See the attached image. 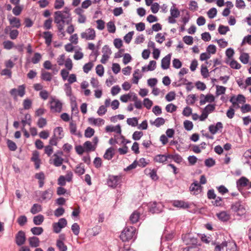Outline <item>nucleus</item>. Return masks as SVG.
<instances>
[{
    "instance_id": "1",
    "label": "nucleus",
    "mask_w": 251,
    "mask_h": 251,
    "mask_svg": "<svg viewBox=\"0 0 251 251\" xmlns=\"http://www.w3.org/2000/svg\"><path fill=\"white\" fill-rule=\"evenodd\" d=\"M72 19L68 8L65 7L64 10L57 11L54 13V22L56 24L59 35L65 36L64 25L71 23Z\"/></svg>"
},
{
    "instance_id": "2",
    "label": "nucleus",
    "mask_w": 251,
    "mask_h": 251,
    "mask_svg": "<svg viewBox=\"0 0 251 251\" xmlns=\"http://www.w3.org/2000/svg\"><path fill=\"white\" fill-rule=\"evenodd\" d=\"M136 229L134 227H126L120 235V238L123 242L128 241L135 238Z\"/></svg>"
},
{
    "instance_id": "3",
    "label": "nucleus",
    "mask_w": 251,
    "mask_h": 251,
    "mask_svg": "<svg viewBox=\"0 0 251 251\" xmlns=\"http://www.w3.org/2000/svg\"><path fill=\"white\" fill-rule=\"evenodd\" d=\"M229 101L232 103L233 107L238 108L240 107V104H244L246 102V99L243 95L240 94L236 97L235 96L231 97Z\"/></svg>"
},
{
    "instance_id": "4",
    "label": "nucleus",
    "mask_w": 251,
    "mask_h": 251,
    "mask_svg": "<svg viewBox=\"0 0 251 251\" xmlns=\"http://www.w3.org/2000/svg\"><path fill=\"white\" fill-rule=\"evenodd\" d=\"M231 209L233 211L237 213L239 215H243L246 212L244 205L239 201L233 203L231 205Z\"/></svg>"
},
{
    "instance_id": "5",
    "label": "nucleus",
    "mask_w": 251,
    "mask_h": 251,
    "mask_svg": "<svg viewBox=\"0 0 251 251\" xmlns=\"http://www.w3.org/2000/svg\"><path fill=\"white\" fill-rule=\"evenodd\" d=\"M10 95L16 98L18 96L23 97L25 94V86L24 84L19 85L17 89L13 88L10 91Z\"/></svg>"
},
{
    "instance_id": "6",
    "label": "nucleus",
    "mask_w": 251,
    "mask_h": 251,
    "mask_svg": "<svg viewBox=\"0 0 251 251\" xmlns=\"http://www.w3.org/2000/svg\"><path fill=\"white\" fill-rule=\"evenodd\" d=\"M122 176H109L107 179V185L112 188H115L121 182Z\"/></svg>"
},
{
    "instance_id": "7",
    "label": "nucleus",
    "mask_w": 251,
    "mask_h": 251,
    "mask_svg": "<svg viewBox=\"0 0 251 251\" xmlns=\"http://www.w3.org/2000/svg\"><path fill=\"white\" fill-rule=\"evenodd\" d=\"M67 224V222L66 219L61 218L59 220L57 223H53L52 225L53 231L55 233H59L62 228L65 227Z\"/></svg>"
},
{
    "instance_id": "8",
    "label": "nucleus",
    "mask_w": 251,
    "mask_h": 251,
    "mask_svg": "<svg viewBox=\"0 0 251 251\" xmlns=\"http://www.w3.org/2000/svg\"><path fill=\"white\" fill-rule=\"evenodd\" d=\"M81 37L86 40H93L96 37V32L94 29L89 28L87 29L84 32L81 33Z\"/></svg>"
},
{
    "instance_id": "9",
    "label": "nucleus",
    "mask_w": 251,
    "mask_h": 251,
    "mask_svg": "<svg viewBox=\"0 0 251 251\" xmlns=\"http://www.w3.org/2000/svg\"><path fill=\"white\" fill-rule=\"evenodd\" d=\"M50 109L54 112H60L62 109V103L58 100L52 98L50 101Z\"/></svg>"
},
{
    "instance_id": "10",
    "label": "nucleus",
    "mask_w": 251,
    "mask_h": 251,
    "mask_svg": "<svg viewBox=\"0 0 251 251\" xmlns=\"http://www.w3.org/2000/svg\"><path fill=\"white\" fill-rule=\"evenodd\" d=\"M102 52L103 54L100 62L102 64H105L112 53V51L108 46L105 45L102 48Z\"/></svg>"
},
{
    "instance_id": "11",
    "label": "nucleus",
    "mask_w": 251,
    "mask_h": 251,
    "mask_svg": "<svg viewBox=\"0 0 251 251\" xmlns=\"http://www.w3.org/2000/svg\"><path fill=\"white\" fill-rule=\"evenodd\" d=\"M150 211L152 213L161 212L163 208V205L161 202H153L150 204Z\"/></svg>"
},
{
    "instance_id": "12",
    "label": "nucleus",
    "mask_w": 251,
    "mask_h": 251,
    "mask_svg": "<svg viewBox=\"0 0 251 251\" xmlns=\"http://www.w3.org/2000/svg\"><path fill=\"white\" fill-rule=\"evenodd\" d=\"M202 189L201 184L197 180H194L189 187V190L193 195H198L200 194Z\"/></svg>"
},
{
    "instance_id": "13",
    "label": "nucleus",
    "mask_w": 251,
    "mask_h": 251,
    "mask_svg": "<svg viewBox=\"0 0 251 251\" xmlns=\"http://www.w3.org/2000/svg\"><path fill=\"white\" fill-rule=\"evenodd\" d=\"M53 191L51 189H48L44 191H40V198L41 201L47 202L50 200L52 196Z\"/></svg>"
},
{
    "instance_id": "14",
    "label": "nucleus",
    "mask_w": 251,
    "mask_h": 251,
    "mask_svg": "<svg viewBox=\"0 0 251 251\" xmlns=\"http://www.w3.org/2000/svg\"><path fill=\"white\" fill-rule=\"evenodd\" d=\"M65 237L64 234H61L59 236V239L56 241V246L59 251H66L67 247L64 243Z\"/></svg>"
},
{
    "instance_id": "15",
    "label": "nucleus",
    "mask_w": 251,
    "mask_h": 251,
    "mask_svg": "<svg viewBox=\"0 0 251 251\" xmlns=\"http://www.w3.org/2000/svg\"><path fill=\"white\" fill-rule=\"evenodd\" d=\"M7 19L9 22L11 26L13 28H19L21 25L20 20L12 15L8 16Z\"/></svg>"
},
{
    "instance_id": "16",
    "label": "nucleus",
    "mask_w": 251,
    "mask_h": 251,
    "mask_svg": "<svg viewBox=\"0 0 251 251\" xmlns=\"http://www.w3.org/2000/svg\"><path fill=\"white\" fill-rule=\"evenodd\" d=\"M25 241V233L23 231H19L16 235V243L18 246L23 245Z\"/></svg>"
},
{
    "instance_id": "17",
    "label": "nucleus",
    "mask_w": 251,
    "mask_h": 251,
    "mask_svg": "<svg viewBox=\"0 0 251 251\" xmlns=\"http://www.w3.org/2000/svg\"><path fill=\"white\" fill-rule=\"evenodd\" d=\"M215 100V98L212 94H208L204 96L203 94L201 95V100L200 103L201 105L204 104L206 102H212Z\"/></svg>"
},
{
    "instance_id": "18",
    "label": "nucleus",
    "mask_w": 251,
    "mask_h": 251,
    "mask_svg": "<svg viewBox=\"0 0 251 251\" xmlns=\"http://www.w3.org/2000/svg\"><path fill=\"white\" fill-rule=\"evenodd\" d=\"M249 184V180L245 176H242L236 181V185L238 190L247 186Z\"/></svg>"
},
{
    "instance_id": "19",
    "label": "nucleus",
    "mask_w": 251,
    "mask_h": 251,
    "mask_svg": "<svg viewBox=\"0 0 251 251\" xmlns=\"http://www.w3.org/2000/svg\"><path fill=\"white\" fill-rule=\"evenodd\" d=\"M171 54H168L162 58L161 60V68L164 70L168 69L170 65Z\"/></svg>"
},
{
    "instance_id": "20",
    "label": "nucleus",
    "mask_w": 251,
    "mask_h": 251,
    "mask_svg": "<svg viewBox=\"0 0 251 251\" xmlns=\"http://www.w3.org/2000/svg\"><path fill=\"white\" fill-rule=\"evenodd\" d=\"M88 122L91 125L97 126H100L103 125L105 123L104 120L101 118H95L93 117L89 118L88 119Z\"/></svg>"
},
{
    "instance_id": "21",
    "label": "nucleus",
    "mask_w": 251,
    "mask_h": 251,
    "mask_svg": "<svg viewBox=\"0 0 251 251\" xmlns=\"http://www.w3.org/2000/svg\"><path fill=\"white\" fill-rule=\"evenodd\" d=\"M173 205L176 207L180 208H187L189 207L188 202L181 200H176L173 202Z\"/></svg>"
},
{
    "instance_id": "22",
    "label": "nucleus",
    "mask_w": 251,
    "mask_h": 251,
    "mask_svg": "<svg viewBox=\"0 0 251 251\" xmlns=\"http://www.w3.org/2000/svg\"><path fill=\"white\" fill-rule=\"evenodd\" d=\"M31 160L34 162L35 168L38 169L40 167L41 160L39 158V153L37 151H35L32 154Z\"/></svg>"
},
{
    "instance_id": "23",
    "label": "nucleus",
    "mask_w": 251,
    "mask_h": 251,
    "mask_svg": "<svg viewBox=\"0 0 251 251\" xmlns=\"http://www.w3.org/2000/svg\"><path fill=\"white\" fill-rule=\"evenodd\" d=\"M216 216L219 220L223 222H226L230 218V215L225 211L217 213Z\"/></svg>"
},
{
    "instance_id": "24",
    "label": "nucleus",
    "mask_w": 251,
    "mask_h": 251,
    "mask_svg": "<svg viewBox=\"0 0 251 251\" xmlns=\"http://www.w3.org/2000/svg\"><path fill=\"white\" fill-rule=\"evenodd\" d=\"M63 128L61 127H57L53 130V135L55 138L61 140L64 137Z\"/></svg>"
},
{
    "instance_id": "25",
    "label": "nucleus",
    "mask_w": 251,
    "mask_h": 251,
    "mask_svg": "<svg viewBox=\"0 0 251 251\" xmlns=\"http://www.w3.org/2000/svg\"><path fill=\"white\" fill-rule=\"evenodd\" d=\"M105 130L106 132H116L118 134L121 133V126L119 125L116 126H107L105 127Z\"/></svg>"
},
{
    "instance_id": "26",
    "label": "nucleus",
    "mask_w": 251,
    "mask_h": 251,
    "mask_svg": "<svg viewBox=\"0 0 251 251\" xmlns=\"http://www.w3.org/2000/svg\"><path fill=\"white\" fill-rule=\"evenodd\" d=\"M35 178L39 180V186L40 188H42L44 184V180L45 179V176L43 172H40L36 173L35 175Z\"/></svg>"
},
{
    "instance_id": "27",
    "label": "nucleus",
    "mask_w": 251,
    "mask_h": 251,
    "mask_svg": "<svg viewBox=\"0 0 251 251\" xmlns=\"http://www.w3.org/2000/svg\"><path fill=\"white\" fill-rule=\"evenodd\" d=\"M169 159V154H158L154 158V160L158 163H164Z\"/></svg>"
},
{
    "instance_id": "28",
    "label": "nucleus",
    "mask_w": 251,
    "mask_h": 251,
    "mask_svg": "<svg viewBox=\"0 0 251 251\" xmlns=\"http://www.w3.org/2000/svg\"><path fill=\"white\" fill-rule=\"evenodd\" d=\"M52 74L45 70H42L41 78L42 80L46 81H50L52 79Z\"/></svg>"
},
{
    "instance_id": "29",
    "label": "nucleus",
    "mask_w": 251,
    "mask_h": 251,
    "mask_svg": "<svg viewBox=\"0 0 251 251\" xmlns=\"http://www.w3.org/2000/svg\"><path fill=\"white\" fill-rule=\"evenodd\" d=\"M28 241L31 247L36 248L39 246L40 241L39 238L37 237L33 236L29 238Z\"/></svg>"
},
{
    "instance_id": "30",
    "label": "nucleus",
    "mask_w": 251,
    "mask_h": 251,
    "mask_svg": "<svg viewBox=\"0 0 251 251\" xmlns=\"http://www.w3.org/2000/svg\"><path fill=\"white\" fill-rule=\"evenodd\" d=\"M114 155V150L111 147L108 148L104 154L103 157L105 159L110 160Z\"/></svg>"
},
{
    "instance_id": "31",
    "label": "nucleus",
    "mask_w": 251,
    "mask_h": 251,
    "mask_svg": "<svg viewBox=\"0 0 251 251\" xmlns=\"http://www.w3.org/2000/svg\"><path fill=\"white\" fill-rule=\"evenodd\" d=\"M44 35L45 43L48 46H50L52 41V34L50 31H45L44 32Z\"/></svg>"
},
{
    "instance_id": "32",
    "label": "nucleus",
    "mask_w": 251,
    "mask_h": 251,
    "mask_svg": "<svg viewBox=\"0 0 251 251\" xmlns=\"http://www.w3.org/2000/svg\"><path fill=\"white\" fill-rule=\"evenodd\" d=\"M85 150L86 152H90V151H94L96 147L93 145L90 141H86L83 144Z\"/></svg>"
},
{
    "instance_id": "33",
    "label": "nucleus",
    "mask_w": 251,
    "mask_h": 251,
    "mask_svg": "<svg viewBox=\"0 0 251 251\" xmlns=\"http://www.w3.org/2000/svg\"><path fill=\"white\" fill-rule=\"evenodd\" d=\"M170 14L174 18H178L180 15V11L176 7V4H173L170 9Z\"/></svg>"
},
{
    "instance_id": "34",
    "label": "nucleus",
    "mask_w": 251,
    "mask_h": 251,
    "mask_svg": "<svg viewBox=\"0 0 251 251\" xmlns=\"http://www.w3.org/2000/svg\"><path fill=\"white\" fill-rule=\"evenodd\" d=\"M141 77L142 76L140 75V70L139 69L135 70L133 74V83L134 84H138V81Z\"/></svg>"
},
{
    "instance_id": "35",
    "label": "nucleus",
    "mask_w": 251,
    "mask_h": 251,
    "mask_svg": "<svg viewBox=\"0 0 251 251\" xmlns=\"http://www.w3.org/2000/svg\"><path fill=\"white\" fill-rule=\"evenodd\" d=\"M75 173L78 176H81L84 174L85 169L82 164H80L76 166L75 170Z\"/></svg>"
},
{
    "instance_id": "36",
    "label": "nucleus",
    "mask_w": 251,
    "mask_h": 251,
    "mask_svg": "<svg viewBox=\"0 0 251 251\" xmlns=\"http://www.w3.org/2000/svg\"><path fill=\"white\" fill-rule=\"evenodd\" d=\"M53 156L55 157L54 159H53V164L56 167H59L60 166L63 162V159L59 156L56 154H54Z\"/></svg>"
},
{
    "instance_id": "37",
    "label": "nucleus",
    "mask_w": 251,
    "mask_h": 251,
    "mask_svg": "<svg viewBox=\"0 0 251 251\" xmlns=\"http://www.w3.org/2000/svg\"><path fill=\"white\" fill-rule=\"evenodd\" d=\"M139 213L137 211L133 212L129 217L130 222L132 224L136 223L139 220Z\"/></svg>"
},
{
    "instance_id": "38",
    "label": "nucleus",
    "mask_w": 251,
    "mask_h": 251,
    "mask_svg": "<svg viewBox=\"0 0 251 251\" xmlns=\"http://www.w3.org/2000/svg\"><path fill=\"white\" fill-rule=\"evenodd\" d=\"M249 55L247 53H242L240 56L239 59L242 63L244 64H247L249 62Z\"/></svg>"
},
{
    "instance_id": "39",
    "label": "nucleus",
    "mask_w": 251,
    "mask_h": 251,
    "mask_svg": "<svg viewBox=\"0 0 251 251\" xmlns=\"http://www.w3.org/2000/svg\"><path fill=\"white\" fill-rule=\"evenodd\" d=\"M42 210V206L41 205L35 203L33 205L31 209L30 212L33 214H35Z\"/></svg>"
},
{
    "instance_id": "40",
    "label": "nucleus",
    "mask_w": 251,
    "mask_h": 251,
    "mask_svg": "<svg viewBox=\"0 0 251 251\" xmlns=\"http://www.w3.org/2000/svg\"><path fill=\"white\" fill-rule=\"evenodd\" d=\"M44 216L42 215H38L33 218V223L35 225H40L44 221Z\"/></svg>"
},
{
    "instance_id": "41",
    "label": "nucleus",
    "mask_w": 251,
    "mask_h": 251,
    "mask_svg": "<svg viewBox=\"0 0 251 251\" xmlns=\"http://www.w3.org/2000/svg\"><path fill=\"white\" fill-rule=\"evenodd\" d=\"M224 247H229V244L226 241L223 242L220 244H216L214 251H221Z\"/></svg>"
},
{
    "instance_id": "42",
    "label": "nucleus",
    "mask_w": 251,
    "mask_h": 251,
    "mask_svg": "<svg viewBox=\"0 0 251 251\" xmlns=\"http://www.w3.org/2000/svg\"><path fill=\"white\" fill-rule=\"evenodd\" d=\"M169 158L173 159L177 163H180L183 160L182 157L178 154H169Z\"/></svg>"
},
{
    "instance_id": "43",
    "label": "nucleus",
    "mask_w": 251,
    "mask_h": 251,
    "mask_svg": "<svg viewBox=\"0 0 251 251\" xmlns=\"http://www.w3.org/2000/svg\"><path fill=\"white\" fill-rule=\"evenodd\" d=\"M23 9V7L22 5H15L12 9V13L15 16H19L21 13Z\"/></svg>"
},
{
    "instance_id": "44",
    "label": "nucleus",
    "mask_w": 251,
    "mask_h": 251,
    "mask_svg": "<svg viewBox=\"0 0 251 251\" xmlns=\"http://www.w3.org/2000/svg\"><path fill=\"white\" fill-rule=\"evenodd\" d=\"M27 221V218L25 215L20 216L17 220V223L20 226H24Z\"/></svg>"
},
{
    "instance_id": "45",
    "label": "nucleus",
    "mask_w": 251,
    "mask_h": 251,
    "mask_svg": "<svg viewBox=\"0 0 251 251\" xmlns=\"http://www.w3.org/2000/svg\"><path fill=\"white\" fill-rule=\"evenodd\" d=\"M31 231L33 234L39 235L43 232V228L42 227H34L31 229Z\"/></svg>"
},
{
    "instance_id": "46",
    "label": "nucleus",
    "mask_w": 251,
    "mask_h": 251,
    "mask_svg": "<svg viewBox=\"0 0 251 251\" xmlns=\"http://www.w3.org/2000/svg\"><path fill=\"white\" fill-rule=\"evenodd\" d=\"M229 31V28L227 26L220 25L218 28V31L220 34L225 35Z\"/></svg>"
},
{
    "instance_id": "47",
    "label": "nucleus",
    "mask_w": 251,
    "mask_h": 251,
    "mask_svg": "<svg viewBox=\"0 0 251 251\" xmlns=\"http://www.w3.org/2000/svg\"><path fill=\"white\" fill-rule=\"evenodd\" d=\"M216 94L217 96H220L225 93L226 88L223 86L217 85Z\"/></svg>"
},
{
    "instance_id": "48",
    "label": "nucleus",
    "mask_w": 251,
    "mask_h": 251,
    "mask_svg": "<svg viewBox=\"0 0 251 251\" xmlns=\"http://www.w3.org/2000/svg\"><path fill=\"white\" fill-rule=\"evenodd\" d=\"M107 30L109 33H115L116 26L112 22H109L107 24Z\"/></svg>"
},
{
    "instance_id": "49",
    "label": "nucleus",
    "mask_w": 251,
    "mask_h": 251,
    "mask_svg": "<svg viewBox=\"0 0 251 251\" xmlns=\"http://www.w3.org/2000/svg\"><path fill=\"white\" fill-rule=\"evenodd\" d=\"M126 122L128 125L132 126H135L138 125V119L136 117L128 118Z\"/></svg>"
},
{
    "instance_id": "50",
    "label": "nucleus",
    "mask_w": 251,
    "mask_h": 251,
    "mask_svg": "<svg viewBox=\"0 0 251 251\" xmlns=\"http://www.w3.org/2000/svg\"><path fill=\"white\" fill-rule=\"evenodd\" d=\"M42 56L40 53L36 52L31 59L32 62L35 64L38 63L41 59Z\"/></svg>"
},
{
    "instance_id": "51",
    "label": "nucleus",
    "mask_w": 251,
    "mask_h": 251,
    "mask_svg": "<svg viewBox=\"0 0 251 251\" xmlns=\"http://www.w3.org/2000/svg\"><path fill=\"white\" fill-rule=\"evenodd\" d=\"M94 133V129L90 127H88L85 130L84 135L86 137L90 138L93 136Z\"/></svg>"
},
{
    "instance_id": "52",
    "label": "nucleus",
    "mask_w": 251,
    "mask_h": 251,
    "mask_svg": "<svg viewBox=\"0 0 251 251\" xmlns=\"http://www.w3.org/2000/svg\"><path fill=\"white\" fill-rule=\"evenodd\" d=\"M71 229L75 235H78L79 234L80 227L77 223H74L72 226Z\"/></svg>"
},
{
    "instance_id": "53",
    "label": "nucleus",
    "mask_w": 251,
    "mask_h": 251,
    "mask_svg": "<svg viewBox=\"0 0 251 251\" xmlns=\"http://www.w3.org/2000/svg\"><path fill=\"white\" fill-rule=\"evenodd\" d=\"M196 96L194 94L189 95L186 99V102L188 104H193L196 101Z\"/></svg>"
},
{
    "instance_id": "54",
    "label": "nucleus",
    "mask_w": 251,
    "mask_h": 251,
    "mask_svg": "<svg viewBox=\"0 0 251 251\" xmlns=\"http://www.w3.org/2000/svg\"><path fill=\"white\" fill-rule=\"evenodd\" d=\"M217 13V9L213 7L208 10L207 12V15L210 19H213L216 16Z\"/></svg>"
},
{
    "instance_id": "55",
    "label": "nucleus",
    "mask_w": 251,
    "mask_h": 251,
    "mask_svg": "<svg viewBox=\"0 0 251 251\" xmlns=\"http://www.w3.org/2000/svg\"><path fill=\"white\" fill-rule=\"evenodd\" d=\"M165 123V120L162 117L156 118L153 122V124L156 127H159Z\"/></svg>"
},
{
    "instance_id": "56",
    "label": "nucleus",
    "mask_w": 251,
    "mask_h": 251,
    "mask_svg": "<svg viewBox=\"0 0 251 251\" xmlns=\"http://www.w3.org/2000/svg\"><path fill=\"white\" fill-rule=\"evenodd\" d=\"M215 108V105L214 104H208L207 105L203 110L208 115L212 112Z\"/></svg>"
},
{
    "instance_id": "57",
    "label": "nucleus",
    "mask_w": 251,
    "mask_h": 251,
    "mask_svg": "<svg viewBox=\"0 0 251 251\" xmlns=\"http://www.w3.org/2000/svg\"><path fill=\"white\" fill-rule=\"evenodd\" d=\"M143 135V132L142 131H136L132 134V139L135 141L139 140Z\"/></svg>"
},
{
    "instance_id": "58",
    "label": "nucleus",
    "mask_w": 251,
    "mask_h": 251,
    "mask_svg": "<svg viewBox=\"0 0 251 251\" xmlns=\"http://www.w3.org/2000/svg\"><path fill=\"white\" fill-rule=\"evenodd\" d=\"M64 5V0H56L54 2V7L56 9L61 8Z\"/></svg>"
},
{
    "instance_id": "59",
    "label": "nucleus",
    "mask_w": 251,
    "mask_h": 251,
    "mask_svg": "<svg viewBox=\"0 0 251 251\" xmlns=\"http://www.w3.org/2000/svg\"><path fill=\"white\" fill-rule=\"evenodd\" d=\"M184 127L188 131L192 130L193 127L192 122L188 120L185 121L184 122Z\"/></svg>"
},
{
    "instance_id": "60",
    "label": "nucleus",
    "mask_w": 251,
    "mask_h": 251,
    "mask_svg": "<svg viewBox=\"0 0 251 251\" xmlns=\"http://www.w3.org/2000/svg\"><path fill=\"white\" fill-rule=\"evenodd\" d=\"M19 31L17 29L10 30L9 32V36L12 40L16 39L19 35Z\"/></svg>"
},
{
    "instance_id": "61",
    "label": "nucleus",
    "mask_w": 251,
    "mask_h": 251,
    "mask_svg": "<svg viewBox=\"0 0 251 251\" xmlns=\"http://www.w3.org/2000/svg\"><path fill=\"white\" fill-rule=\"evenodd\" d=\"M93 66V64L92 62H89L85 64L83 67V71L85 73H88L92 69Z\"/></svg>"
},
{
    "instance_id": "62",
    "label": "nucleus",
    "mask_w": 251,
    "mask_h": 251,
    "mask_svg": "<svg viewBox=\"0 0 251 251\" xmlns=\"http://www.w3.org/2000/svg\"><path fill=\"white\" fill-rule=\"evenodd\" d=\"M96 73L100 76H102L104 73V68L101 65H98L96 68Z\"/></svg>"
},
{
    "instance_id": "63",
    "label": "nucleus",
    "mask_w": 251,
    "mask_h": 251,
    "mask_svg": "<svg viewBox=\"0 0 251 251\" xmlns=\"http://www.w3.org/2000/svg\"><path fill=\"white\" fill-rule=\"evenodd\" d=\"M32 104V101L28 99H25L23 101V106L25 109H29Z\"/></svg>"
},
{
    "instance_id": "64",
    "label": "nucleus",
    "mask_w": 251,
    "mask_h": 251,
    "mask_svg": "<svg viewBox=\"0 0 251 251\" xmlns=\"http://www.w3.org/2000/svg\"><path fill=\"white\" fill-rule=\"evenodd\" d=\"M176 110V106L173 103H170L166 106V110L168 112L172 113Z\"/></svg>"
}]
</instances>
